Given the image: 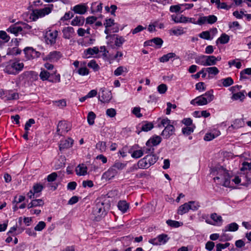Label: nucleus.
Returning a JSON list of instances; mask_svg holds the SVG:
<instances>
[{
    "mask_svg": "<svg viewBox=\"0 0 251 251\" xmlns=\"http://www.w3.org/2000/svg\"><path fill=\"white\" fill-rule=\"evenodd\" d=\"M166 223L168 226L172 227H178L181 226L179 222L172 220H167Z\"/></svg>",
    "mask_w": 251,
    "mask_h": 251,
    "instance_id": "13d9d810",
    "label": "nucleus"
},
{
    "mask_svg": "<svg viewBox=\"0 0 251 251\" xmlns=\"http://www.w3.org/2000/svg\"><path fill=\"white\" fill-rule=\"evenodd\" d=\"M176 54L174 52H170L166 54L163 55L161 57L159 58V61L161 62H166L168 61L170 59L175 57Z\"/></svg>",
    "mask_w": 251,
    "mask_h": 251,
    "instance_id": "c9c22d12",
    "label": "nucleus"
},
{
    "mask_svg": "<svg viewBox=\"0 0 251 251\" xmlns=\"http://www.w3.org/2000/svg\"><path fill=\"white\" fill-rule=\"evenodd\" d=\"M161 142V138L159 136H156L152 138H150L147 141V144H151L152 146H155L159 145Z\"/></svg>",
    "mask_w": 251,
    "mask_h": 251,
    "instance_id": "7c9ffc66",
    "label": "nucleus"
},
{
    "mask_svg": "<svg viewBox=\"0 0 251 251\" xmlns=\"http://www.w3.org/2000/svg\"><path fill=\"white\" fill-rule=\"evenodd\" d=\"M24 52L25 54V57L27 60H32L39 58L41 55V53L39 51L36 50L31 47L25 48L24 50Z\"/></svg>",
    "mask_w": 251,
    "mask_h": 251,
    "instance_id": "9d476101",
    "label": "nucleus"
},
{
    "mask_svg": "<svg viewBox=\"0 0 251 251\" xmlns=\"http://www.w3.org/2000/svg\"><path fill=\"white\" fill-rule=\"evenodd\" d=\"M215 180H218V183L224 186L230 187V176L228 173L224 169H219L217 176L214 178Z\"/></svg>",
    "mask_w": 251,
    "mask_h": 251,
    "instance_id": "7ed1b4c3",
    "label": "nucleus"
},
{
    "mask_svg": "<svg viewBox=\"0 0 251 251\" xmlns=\"http://www.w3.org/2000/svg\"><path fill=\"white\" fill-rule=\"evenodd\" d=\"M238 225L237 223L234 222L226 225L225 227V228L223 229V231H224L225 232H234L238 230Z\"/></svg>",
    "mask_w": 251,
    "mask_h": 251,
    "instance_id": "4be33fe9",
    "label": "nucleus"
},
{
    "mask_svg": "<svg viewBox=\"0 0 251 251\" xmlns=\"http://www.w3.org/2000/svg\"><path fill=\"white\" fill-rule=\"evenodd\" d=\"M52 102L54 106H57L60 108H63L66 105V102L64 100L53 101Z\"/></svg>",
    "mask_w": 251,
    "mask_h": 251,
    "instance_id": "4d7b16f0",
    "label": "nucleus"
},
{
    "mask_svg": "<svg viewBox=\"0 0 251 251\" xmlns=\"http://www.w3.org/2000/svg\"><path fill=\"white\" fill-rule=\"evenodd\" d=\"M103 25L105 28H109L114 26V27L112 31L113 32H117L119 31V27H118L117 25L115 23L114 20L111 18L106 19Z\"/></svg>",
    "mask_w": 251,
    "mask_h": 251,
    "instance_id": "6ab92c4d",
    "label": "nucleus"
},
{
    "mask_svg": "<svg viewBox=\"0 0 251 251\" xmlns=\"http://www.w3.org/2000/svg\"><path fill=\"white\" fill-rule=\"evenodd\" d=\"M172 20L175 23H185L186 17L183 15H181L179 16H177L176 15H171Z\"/></svg>",
    "mask_w": 251,
    "mask_h": 251,
    "instance_id": "72a5a7b5",
    "label": "nucleus"
},
{
    "mask_svg": "<svg viewBox=\"0 0 251 251\" xmlns=\"http://www.w3.org/2000/svg\"><path fill=\"white\" fill-rule=\"evenodd\" d=\"M99 51V49L97 47L89 48L84 50L82 56L84 58H88L94 55L98 54Z\"/></svg>",
    "mask_w": 251,
    "mask_h": 251,
    "instance_id": "dca6fc26",
    "label": "nucleus"
},
{
    "mask_svg": "<svg viewBox=\"0 0 251 251\" xmlns=\"http://www.w3.org/2000/svg\"><path fill=\"white\" fill-rule=\"evenodd\" d=\"M241 171L243 172L240 175L241 185L247 186L251 183V162H244Z\"/></svg>",
    "mask_w": 251,
    "mask_h": 251,
    "instance_id": "f257e3e1",
    "label": "nucleus"
},
{
    "mask_svg": "<svg viewBox=\"0 0 251 251\" xmlns=\"http://www.w3.org/2000/svg\"><path fill=\"white\" fill-rule=\"evenodd\" d=\"M246 75H251V68H247L242 70L240 73V79H246L247 78Z\"/></svg>",
    "mask_w": 251,
    "mask_h": 251,
    "instance_id": "8fccbe9b",
    "label": "nucleus"
},
{
    "mask_svg": "<svg viewBox=\"0 0 251 251\" xmlns=\"http://www.w3.org/2000/svg\"><path fill=\"white\" fill-rule=\"evenodd\" d=\"M20 25L21 26L22 33L25 32L31 28V26L24 22H20Z\"/></svg>",
    "mask_w": 251,
    "mask_h": 251,
    "instance_id": "680f3d73",
    "label": "nucleus"
},
{
    "mask_svg": "<svg viewBox=\"0 0 251 251\" xmlns=\"http://www.w3.org/2000/svg\"><path fill=\"white\" fill-rule=\"evenodd\" d=\"M195 62L199 65L206 66V55H201L194 57Z\"/></svg>",
    "mask_w": 251,
    "mask_h": 251,
    "instance_id": "2f4dec72",
    "label": "nucleus"
},
{
    "mask_svg": "<svg viewBox=\"0 0 251 251\" xmlns=\"http://www.w3.org/2000/svg\"><path fill=\"white\" fill-rule=\"evenodd\" d=\"M175 131V128L173 124H171L164 128L161 135L164 138L168 139L174 133Z\"/></svg>",
    "mask_w": 251,
    "mask_h": 251,
    "instance_id": "4468645a",
    "label": "nucleus"
},
{
    "mask_svg": "<svg viewBox=\"0 0 251 251\" xmlns=\"http://www.w3.org/2000/svg\"><path fill=\"white\" fill-rule=\"evenodd\" d=\"M8 32L13 34L16 36L19 33H23L21 30V26L20 25V23H17L11 25L7 29Z\"/></svg>",
    "mask_w": 251,
    "mask_h": 251,
    "instance_id": "2eb2a0df",
    "label": "nucleus"
},
{
    "mask_svg": "<svg viewBox=\"0 0 251 251\" xmlns=\"http://www.w3.org/2000/svg\"><path fill=\"white\" fill-rule=\"evenodd\" d=\"M71 128V125L65 121H60L57 126L56 133L58 135L63 136Z\"/></svg>",
    "mask_w": 251,
    "mask_h": 251,
    "instance_id": "6e6552de",
    "label": "nucleus"
},
{
    "mask_svg": "<svg viewBox=\"0 0 251 251\" xmlns=\"http://www.w3.org/2000/svg\"><path fill=\"white\" fill-rule=\"evenodd\" d=\"M53 5L50 4L49 6L40 9L33 10L30 15V19L36 21L38 18H42L49 14L52 11Z\"/></svg>",
    "mask_w": 251,
    "mask_h": 251,
    "instance_id": "39448f33",
    "label": "nucleus"
},
{
    "mask_svg": "<svg viewBox=\"0 0 251 251\" xmlns=\"http://www.w3.org/2000/svg\"><path fill=\"white\" fill-rule=\"evenodd\" d=\"M62 32L63 37L65 39H69L72 37L74 33V29L72 27L67 26L63 29Z\"/></svg>",
    "mask_w": 251,
    "mask_h": 251,
    "instance_id": "aec40b11",
    "label": "nucleus"
},
{
    "mask_svg": "<svg viewBox=\"0 0 251 251\" xmlns=\"http://www.w3.org/2000/svg\"><path fill=\"white\" fill-rule=\"evenodd\" d=\"M211 218L214 221V223H211L210 221L208 220L206 221L207 224L212 225L220 226L222 224L223 222L222 218L221 216L218 215L216 213H212L210 216Z\"/></svg>",
    "mask_w": 251,
    "mask_h": 251,
    "instance_id": "a211bd4d",
    "label": "nucleus"
},
{
    "mask_svg": "<svg viewBox=\"0 0 251 251\" xmlns=\"http://www.w3.org/2000/svg\"><path fill=\"white\" fill-rule=\"evenodd\" d=\"M230 245L229 243L226 242L225 244L219 243L216 246V251H222V250L227 248Z\"/></svg>",
    "mask_w": 251,
    "mask_h": 251,
    "instance_id": "69168bd1",
    "label": "nucleus"
},
{
    "mask_svg": "<svg viewBox=\"0 0 251 251\" xmlns=\"http://www.w3.org/2000/svg\"><path fill=\"white\" fill-rule=\"evenodd\" d=\"M118 209L123 213L126 212L129 206L127 203L125 201H121L118 203Z\"/></svg>",
    "mask_w": 251,
    "mask_h": 251,
    "instance_id": "c756f323",
    "label": "nucleus"
},
{
    "mask_svg": "<svg viewBox=\"0 0 251 251\" xmlns=\"http://www.w3.org/2000/svg\"><path fill=\"white\" fill-rule=\"evenodd\" d=\"M168 235L165 234H162L157 236V240L159 241V245L166 243L169 240Z\"/></svg>",
    "mask_w": 251,
    "mask_h": 251,
    "instance_id": "de8ad7c7",
    "label": "nucleus"
},
{
    "mask_svg": "<svg viewBox=\"0 0 251 251\" xmlns=\"http://www.w3.org/2000/svg\"><path fill=\"white\" fill-rule=\"evenodd\" d=\"M39 76L43 81L48 80L50 76V73L47 71L42 70L40 73Z\"/></svg>",
    "mask_w": 251,
    "mask_h": 251,
    "instance_id": "052dcab7",
    "label": "nucleus"
},
{
    "mask_svg": "<svg viewBox=\"0 0 251 251\" xmlns=\"http://www.w3.org/2000/svg\"><path fill=\"white\" fill-rule=\"evenodd\" d=\"M158 92L161 94H163L166 93L167 90V86L165 84H161L158 86L157 88Z\"/></svg>",
    "mask_w": 251,
    "mask_h": 251,
    "instance_id": "774afa93",
    "label": "nucleus"
},
{
    "mask_svg": "<svg viewBox=\"0 0 251 251\" xmlns=\"http://www.w3.org/2000/svg\"><path fill=\"white\" fill-rule=\"evenodd\" d=\"M215 59L216 57L214 55H206V66L216 65Z\"/></svg>",
    "mask_w": 251,
    "mask_h": 251,
    "instance_id": "a19ab883",
    "label": "nucleus"
},
{
    "mask_svg": "<svg viewBox=\"0 0 251 251\" xmlns=\"http://www.w3.org/2000/svg\"><path fill=\"white\" fill-rule=\"evenodd\" d=\"M61 53L59 51H52L47 55L43 57L44 61H49L50 62H57L61 57Z\"/></svg>",
    "mask_w": 251,
    "mask_h": 251,
    "instance_id": "f8f14e48",
    "label": "nucleus"
},
{
    "mask_svg": "<svg viewBox=\"0 0 251 251\" xmlns=\"http://www.w3.org/2000/svg\"><path fill=\"white\" fill-rule=\"evenodd\" d=\"M96 149L100 151V152H103L106 151V145L104 142L100 141L96 144Z\"/></svg>",
    "mask_w": 251,
    "mask_h": 251,
    "instance_id": "5fc2aeb1",
    "label": "nucleus"
},
{
    "mask_svg": "<svg viewBox=\"0 0 251 251\" xmlns=\"http://www.w3.org/2000/svg\"><path fill=\"white\" fill-rule=\"evenodd\" d=\"M44 204V202L42 199H35L31 201L27 206L28 209L37 206H42Z\"/></svg>",
    "mask_w": 251,
    "mask_h": 251,
    "instance_id": "412c9836",
    "label": "nucleus"
},
{
    "mask_svg": "<svg viewBox=\"0 0 251 251\" xmlns=\"http://www.w3.org/2000/svg\"><path fill=\"white\" fill-rule=\"evenodd\" d=\"M190 207V210L193 211L197 210L200 207V204L198 202L195 201H190L187 202Z\"/></svg>",
    "mask_w": 251,
    "mask_h": 251,
    "instance_id": "09e8293b",
    "label": "nucleus"
},
{
    "mask_svg": "<svg viewBox=\"0 0 251 251\" xmlns=\"http://www.w3.org/2000/svg\"><path fill=\"white\" fill-rule=\"evenodd\" d=\"M96 117V114L94 112L90 111L88 113L87 119L88 123L89 125L92 126L95 123V119Z\"/></svg>",
    "mask_w": 251,
    "mask_h": 251,
    "instance_id": "ea45409f",
    "label": "nucleus"
},
{
    "mask_svg": "<svg viewBox=\"0 0 251 251\" xmlns=\"http://www.w3.org/2000/svg\"><path fill=\"white\" fill-rule=\"evenodd\" d=\"M75 13L79 14H84L87 11V8L85 6L78 4L75 6L72 9Z\"/></svg>",
    "mask_w": 251,
    "mask_h": 251,
    "instance_id": "b1692460",
    "label": "nucleus"
},
{
    "mask_svg": "<svg viewBox=\"0 0 251 251\" xmlns=\"http://www.w3.org/2000/svg\"><path fill=\"white\" fill-rule=\"evenodd\" d=\"M74 143V140L71 138H68L66 139L62 140L60 141L59 144V150L62 151L64 149L71 148Z\"/></svg>",
    "mask_w": 251,
    "mask_h": 251,
    "instance_id": "f3484780",
    "label": "nucleus"
},
{
    "mask_svg": "<svg viewBox=\"0 0 251 251\" xmlns=\"http://www.w3.org/2000/svg\"><path fill=\"white\" fill-rule=\"evenodd\" d=\"M153 127V125L151 122H146L143 124L141 126V130L138 132L139 134L141 131L147 132L151 130Z\"/></svg>",
    "mask_w": 251,
    "mask_h": 251,
    "instance_id": "f704fd0d",
    "label": "nucleus"
},
{
    "mask_svg": "<svg viewBox=\"0 0 251 251\" xmlns=\"http://www.w3.org/2000/svg\"><path fill=\"white\" fill-rule=\"evenodd\" d=\"M171 124V121L167 118H165L161 120V122L158 125V126L159 128L163 127H166Z\"/></svg>",
    "mask_w": 251,
    "mask_h": 251,
    "instance_id": "603ef678",
    "label": "nucleus"
},
{
    "mask_svg": "<svg viewBox=\"0 0 251 251\" xmlns=\"http://www.w3.org/2000/svg\"><path fill=\"white\" fill-rule=\"evenodd\" d=\"M58 32L56 30H49L47 31L45 36L46 43L48 45H54L56 43Z\"/></svg>",
    "mask_w": 251,
    "mask_h": 251,
    "instance_id": "1a4fd4ad",
    "label": "nucleus"
},
{
    "mask_svg": "<svg viewBox=\"0 0 251 251\" xmlns=\"http://www.w3.org/2000/svg\"><path fill=\"white\" fill-rule=\"evenodd\" d=\"M170 34H173L176 36H179L185 33L183 27L178 26L177 28H173L169 30Z\"/></svg>",
    "mask_w": 251,
    "mask_h": 251,
    "instance_id": "cd10ccee",
    "label": "nucleus"
},
{
    "mask_svg": "<svg viewBox=\"0 0 251 251\" xmlns=\"http://www.w3.org/2000/svg\"><path fill=\"white\" fill-rule=\"evenodd\" d=\"M111 94L109 92L102 91L101 93V101L103 102H108L111 99Z\"/></svg>",
    "mask_w": 251,
    "mask_h": 251,
    "instance_id": "473e14b6",
    "label": "nucleus"
},
{
    "mask_svg": "<svg viewBox=\"0 0 251 251\" xmlns=\"http://www.w3.org/2000/svg\"><path fill=\"white\" fill-rule=\"evenodd\" d=\"M196 100L197 104L198 105H204L209 103L208 100H206L205 97H204L203 95L197 97L196 98Z\"/></svg>",
    "mask_w": 251,
    "mask_h": 251,
    "instance_id": "c03bdc74",
    "label": "nucleus"
},
{
    "mask_svg": "<svg viewBox=\"0 0 251 251\" xmlns=\"http://www.w3.org/2000/svg\"><path fill=\"white\" fill-rule=\"evenodd\" d=\"M5 97L7 100H16L19 98V95L18 93L10 92Z\"/></svg>",
    "mask_w": 251,
    "mask_h": 251,
    "instance_id": "49530a36",
    "label": "nucleus"
},
{
    "mask_svg": "<svg viewBox=\"0 0 251 251\" xmlns=\"http://www.w3.org/2000/svg\"><path fill=\"white\" fill-rule=\"evenodd\" d=\"M126 41V40L123 36H117L115 40V45L116 46L120 47Z\"/></svg>",
    "mask_w": 251,
    "mask_h": 251,
    "instance_id": "bf43d9fd",
    "label": "nucleus"
},
{
    "mask_svg": "<svg viewBox=\"0 0 251 251\" xmlns=\"http://www.w3.org/2000/svg\"><path fill=\"white\" fill-rule=\"evenodd\" d=\"M217 21V18L213 15H208L207 16H201L198 20V23L199 25H202L204 24H213Z\"/></svg>",
    "mask_w": 251,
    "mask_h": 251,
    "instance_id": "9b49d317",
    "label": "nucleus"
},
{
    "mask_svg": "<svg viewBox=\"0 0 251 251\" xmlns=\"http://www.w3.org/2000/svg\"><path fill=\"white\" fill-rule=\"evenodd\" d=\"M112 167L117 170H121L123 169L126 167V164L119 161H116Z\"/></svg>",
    "mask_w": 251,
    "mask_h": 251,
    "instance_id": "338daca9",
    "label": "nucleus"
},
{
    "mask_svg": "<svg viewBox=\"0 0 251 251\" xmlns=\"http://www.w3.org/2000/svg\"><path fill=\"white\" fill-rule=\"evenodd\" d=\"M148 42H151L153 43L155 45L157 46L158 48H161L162 44H163V40L160 38L156 37L154 38L153 39L149 41Z\"/></svg>",
    "mask_w": 251,
    "mask_h": 251,
    "instance_id": "6e6d98bb",
    "label": "nucleus"
},
{
    "mask_svg": "<svg viewBox=\"0 0 251 251\" xmlns=\"http://www.w3.org/2000/svg\"><path fill=\"white\" fill-rule=\"evenodd\" d=\"M190 210L188 203L186 202L183 204L180 205L177 210V214L179 215H183L187 213Z\"/></svg>",
    "mask_w": 251,
    "mask_h": 251,
    "instance_id": "bb28decb",
    "label": "nucleus"
},
{
    "mask_svg": "<svg viewBox=\"0 0 251 251\" xmlns=\"http://www.w3.org/2000/svg\"><path fill=\"white\" fill-rule=\"evenodd\" d=\"M158 157L154 154H148L140 160L137 164L138 168L147 169L153 165L157 160Z\"/></svg>",
    "mask_w": 251,
    "mask_h": 251,
    "instance_id": "20e7f679",
    "label": "nucleus"
},
{
    "mask_svg": "<svg viewBox=\"0 0 251 251\" xmlns=\"http://www.w3.org/2000/svg\"><path fill=\"white\" fill-rule=\"evenodd\" d=\"M220 134V132L218 130H215L214 132L207 133L204 137V140L209 141L218 136Z\"/></svg>",
    "mask_w": 251,
    "mask_h": 251,
    "instance_id": "c85d7f7f",
    "label": "nucleus"
},
{
    "mask_svg": "<svg viewBox=\"0 0 251 251\" xmlns=\"http://www.w3.org/2000/svg\"><path fill=\"white\" fill-rule=\"evenodd\" d=\"M244 125V121L242 119H237L235 120L233 124H232L231 126L229 127V128L232 127L234 129H238L243 126Z\"/></svg>",
    "mask_w": 251,
    "mask_h": 251,
    "instance_id": "e433bc0d",
    "label": "nucleus"
},
{
    "mask_svg": "<svg viewBox=\"0 0 251 251\" xmlns=\"http://www.w3.org/2000/svg\"><path fill=\"white\" fill-rule=\"evenodd\" d=\"M24 64L19 61H11L6 65L4 71L8 74L16 75L22 71Z\"/></svg>",
    "mask_w": 251,
    "mask_h": 251,
    "instance_id": "423d86ee",
    "label": "nucleus"
},
{
    "mask_svg": "<svg viewBox=\"0 0 251 251\" xmlns=\"http://www.w3.org/2000/svg\"><path fill=\"white\" fill-rule=\"evenodd\" d=\"M87 168L84 164H79L76 168V173L78 176H85L87 174Z\"/></svg>",
    "mask_w": 251,
    "mask_h": 251,
    "instance_id": "5701e85b",
    "label": "nucleus"
},
{
    "mask_svg": "<svg viewBox=\"0 0 251 251\" xmlns=\"http://www.w3.org/2000/svg\"><path fill=\"white\" fill-rule=\"evenodd\" d=\"M108 204L103 201H97L96 205L93 208V214L95 216L96 220L99 221L106 214V209Z\"/></svg>",
    "mask_w": 251,
    "mask_h": 251,
    "instance_id": "f03ea898",
    "label": "nucleus"
},
{
    "mask_svg": "<svg viewBox=\"0 0 251 251\" xmlns=\"http://www.w3.org/2000/svg\"><path fill=\"white\" fill-rule=\"evenodd\" d=\"M204 71H206L209 75H216L219 73L218 69L216 67H210L208 68H204Z\"/></svg>",
    "mask_w": 251,
    "mask_h": 251,
    "instance_id": "37998d69",
    "label": "nucleus"
},
{
    "mask_svg": "<svg viewBox=\"0 0 251 251\" xmlns=\"http://www.w3.org/2000/svg\"><path fill=\"white\" fill-rule=\"evenodd\" d=\"M220 81L222 83L223 86L226 87L232 85L234 83L233 80L231 77L222 78Z\"/></svg>",
    "mask_w": 251,
    "mask_h": 251,
    "instance_id": "4c0bfd02",
    "label": "nucleus"
},
{
    "mask_svg": "<svg viewBox=\"0 0 251 251\" xmlns=\"http://www.w3.org/2000/svg\"><path fill=\"white\" fill-rule=\"evenodd\" d=\"M203 95L204 97H205L206 100H208V102L212 101L214 98L213 90H210L208 91H207L206 93L203 94Z\"/></svg>",
    "mask_w": 251,
    "mask_h": 251,
    "instance_id": "3c124183",
    "label": "nucleus"
},
{
    "mask_svg": "<svg viewBox=\"0 0 251 251\" xmlns=\"http://www.w3.org/2000/svg\"><path fill=\"white\" fill-rule=\"evenodd\" d=\"M244 92L245 91H244L240 92L233 93V94L231 97V100H240V101H243L245 98Z\"/></svg>",
    "mask_w": 251,
    "mask_h": 251,
    "instance_id": "a878e982",
    "label": "nucleus"
},
{
    "mask_svg": "<svg viewBox=\"0 0 251 251\" xmlns=\"http://www.w3.org/2000/svg\"><path fill=\"white\" fill-rule=\"evenodd\" d=\"M77 73L80 75H86L89 74V70L85 67H80L77 71Z\"/></svg>",
    "mask_w": 251,
    "mask_h": 251,
    "instance_id": "e2e57ef3",
    "label": "nucleus"
},
{
    "mask_svg": "<svg viewBox=\"0 0 251 251\" xmlns=\"http://www.w3.org/2000/svg\"><path fill=\"white\" fill-rule=\"evenodd\" d=\"M44 188V186L40 183H37L33 185L32 190L36 194V197H37L39 196L37 194L41 192Z\"/></svg>",
    "mask_w": 251,
    "mask_h": 251,
    "instance_id": "58836bf2",
    "label": "nucleus"
},
{
    "mask_svg": "<svg viewBox=\"0 0 251 251\" xmlns=\"http://www.w3.org/2000/svg\"><path fill=\"white\" fill-rule=\"evenodd\" d=\"M199 37L202 39L206 40H210L212 38L210 37V32L208 31H202L199 34Z\"/></svg>",
    "mask_w": 251,
    "mask_h": 251,
    "instance_id": "0e129e2a",
    "label": "nucleus"
},
{
    "mask_svg": "<svg viewBox=\"0 0 251 251\" xmlns=\"http://www.w3.org/2000/svg\"><path fill=\"white\" fill-rule=\"evenodd\" d=\"M124 72H127V68L123 66H120L114 71V74L116 76H119L122 75Z\"/></svg>",
    "mask_w": 251,
    "mask_h": 251,
    "instance_id": "864d4df0",
    "label": "nucleus"
},
{
    "mask_svg": "<svg viewBox=\"0 0 251 251\" xmlns=\"http://www.w3.org/2000/svg\"><path fill=\"white\" fill-rule=\"evenodd\" d=\"M84 19L82 16H76L71 22V25L74 26H80L83 25Z\"/></svg>",
    "mask_w": 251,
    "mask_h": 251,
    "instance_id": "393cba45",
    "label": "nucleus"
},
{
    "mask_svg": "<svg viewBox=\"0 0 251 251\" xmlns=\"http://www.w3.org/2000/svg\"><path fill=\"white\" fill-rule=\"evenodd\" d=\"M142 150L144 153H148L150 154H152V153L154 152V151L153 146L151 144L148 145L147 142L146 144V146L144 147Z\"/></svg>",
    "mask_w": 251,
    "mask_h": 251,
    "instance_id": "a18cd8bd",
    "label": "nucleus"
},
{
    "mask_svg": "<svg viewBox=\"0 0 251 251\" xmlns=\"http://www.w3.org/2000/svg\"><path fill=\"white\" fill-rule=\"evenodd\" d=\"M117 174V170L111 166L103 174L102 178L106 180H110L113 178Z\"/></svg>",
    "mask_w": 251,
    "mask_h": 251,
    "instance_id": "ddd939ff",
    "label": "nucleus"
},
{
    "mask_svg": "<svg viewBox=\"0 0 251 251\" xmlns=\"http://www.w3.org/2000/svg\"><path fill=\"white\" fill-rule=\"evenodd\" d=\"M229 40V37L228 35L225 33H223L220 37L217 40V43L220 42L221 44H225L228 42Z\"/></svg>",
    "mask_w": 251,
    "mask_h": 251,
    "instance_id": "79ce46f5",
    "label": "nucleus"
},
{
    "mask_svg": "<svg viewBox=\"0 0 251 251\" xmlns=\"http://www.w3.org/2000/svg\"><path fill=\"white\" fill-rule=\"evenodd\" d=\"M20 78L25 84L29 85L32 82L38 79V75L34 71H27L21 75Z\"/></svg>",
    "mask_w": 251,
    "mask_h": 251,
    "instance_id": "0eeeda50",
    "label": "nucleus"
}]
</instances>
